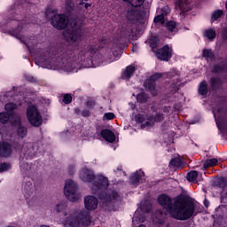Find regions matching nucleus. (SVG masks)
Instances as JSON below:
<instances>
[{
    "instance_id": "f257e3e1",
    "label": "nucleus",
    "mask_w": 227,
    "mask_h": 227,
    "mask_svg": "<svg viewBox=\"0 0 227 227\" xmlns=\"http://www.w3.org/2000/svg\"><path fill=\"white\" fill-rule=\"evenodd\" d=\"M158 202L176 221H189L198 215L196 204L184 196H176L173 199L168 194H160L158 197Z\"/></svg>"
},
{
    "instance_id": "f03ea898",
    "label": "nucleus",
    "mask_w": 227,
    "mask_h": 227,
    "mask_svg": "<svg viewBox=\"0 0 227 227\" xmlns=\"http://www.w3.org/2000/svg\"><path fill=\"white\" fill-rule=\"evenodd\" d=\"M67 204L60 203L57 204V212L62 213L60 215L59 223L66 227H77L80 226H90L91 224V216L90 213L86 210L74 211L73 213L66 212Z\"/></svg>"
},
{
    "instance_id": "7ed1b4c3",
    "label": "nucleus",
    "mask_w": 227,
    "mask_h": 227,
    "mask_svg": "<svg viewBox=\"0 0 227 227\" xmlns=\"http://www.w3.org/2000/svg\"><path fill=\"white\" fill-rule=\"evenodd\" d=\"M80 178L82 182H93L95 180L92 184V191L95 194H97V191L109 187V178L104 175H98L95 177L93 171L88 168H83L80 171Z\"/></svg>"
},
{
    "instance_id": "20e7f679",
    "label": "nucleus",
    "mask_w": 227,
    "mask_h": 227,
    "mask_svg": "<svg viewBox=\"0 0 227 227\" xmlns=\"http://www.w3.org/2000/svg\"><path fill=\"white\" fill-rule=\"evenodd\" d=\"M161 77H167V79H172L174 81V84H178V81H180V74L176 71H170L168 73H155L151 75L149 79L145 80L144 82V87L147 91H150L152 95H157V90H155V82L161 79Z\"/></svg>"
},
{
    "instance_id": "39448f33",
    "label": "nucleus",
    "mask_w": 227,
    "mask_h": 227,
    "mask_svg": "<svg viewBox=\"0 0 227 227\" xmlns=\"http://www.w3.org/2000/svg\"><path fill=\"white\" fill-rule=\"evenodd\" d=\"M45 15L46 18L50 19V22L55 29H65L68 26V16L66 14H58V9L47 10Z\"/></svg>"
},
{
    "instance_id": "423d86ee",
    "label": "nucleus",
    "mask_w": 227,
    "mask_h": 227,
    "mask_svg": "<svg viewBox=\"0 0 227 227\" xmlns=\"http://www.w3.org/2000/svg\"><path fill=\"white\" fill-rule=\"evenodd\" d=\"M79 189V186L77 185V183H75L72 179H67L65 183L64 187V194L66 198L72 201L73 203L75 201H79V193H77V190Z\"/></svg>"
},
{
    "instance_id": "0eeeda50",
    "label": "nucleus",
    "mask_w": 227,
    "mask_h": 227,
    "mask_svg": "<svg viewBox=\"0 0 227 227\" xmlns=\"http://www.w3.org/2000/svg\"><path fill=\"white\" fill-rule=\"evenodd\" d=\"M27 118L30 125H32L33 127H40V125H42V123L43 122V118L42 117V114H40L38 108L35 106H27Z\"/></svg>"
},
{
    "instance_id": "6e6552de",
    "label": "nucleus",
    "mask_w": 227,
    "mask_h": 227,
    "mask_svg": "<svg viewBox=\"0 0 227 227\" xmlns=\"http://www.w3.org/2000/svg\"><path fill=\"white\" fill-rule=\"evenodd\" d=\"M83 35L84 29L81 28L77 23H74V27L64 31V38H66L67 42H79Z\"/></svg>"
},
{
    "instance_id": "1a4fd4ad",
    "label": "nucleus",
    "mask_w": 227,
    "mask_h": 227,
    "mask_svg": "<svg viewBox=\"0 0 227 227\" xmlns=\"http://www.w3.org/2000/svg\"><path fill=\"white\" fill-rule=\"evenodd\" d=\"M16 37L26 45L28 51L35 49L38 43V41H36V36L31 35L30 37H27L26 36V33H24V31H20Z\"/></svg>"
},
{
    "instance_id": "9d476101",
    "label": "nucleus",
    "mask_w": 227,
    "mask_h": 227,
    "mask_svg": "<svg viewBox=\"0 0 227 227\" xmlns=\"http://www.w3.org/2000/svg\"><path fill=\"white\" fill-rule=\"evenodd\" d=\"M59 67L61 70H64V72H77L79 64L72 59H63L62 62H59Z\"/></svg>"
},
{
    "instance_id": "9b49d317",
    "label": "nucleus",
    "mask_w": 227,
    "mask_h": 227,
    "mask_svg": "<svg viewBox=\"0 0 227 227\" xmlns=\"http://www.w3.org/2000/svg\"><path fill=\"white\" fill-rule=\"evenodd\" d=\"M155 56L160 61H168L173 57V50L169 46L166 45L155 51Z\"/></svg>"
},
{
    "instance_id": "f8f14e48",
    "label": "nucleus",
    "mask_w": 227,
    "mask_h": 227,
    "mask_svg": "<svg viewBox=\"0 0 227 227\" xmlns=\"http://www.w3.org/2000/svg\"><path fill=\"white\" fill-rule=\"evenodd\" d=\"M97 54V48L95 46H87L84 50H82L79 53V61H86V59L91 60V58Z\"/></svg>"
},
{
    "instance_id": "ddd939ff",
    "label": "nucleus",
    "mask_w": 227,
    "mask_h": 227,
    "mask_svg": "<svg viewBox=\"0 0 227 227\" xmlns=\"http://www.w3.org/2000/svg\"><path fill=\"white\" fill-rule=\"evenodd\" d=\"M84 207L86 210H96L98 207V200L95 196L88 195L84 198Z\"/></svg>"
},
{
    "instance_id": "4468645a",
    "label": "nucleus",
    "mask_w": 227,
    "mask_h": 227,
    "mask_svg": "<svg viewBox=\"0 0 227 227\" xmlns=\"http://www.w3.org/2000/svg\"><path fill=\"white\" fill-rule=\"evenodd\" d=\"M131 185H137V184H145L146 182V177L145 176V172L142 170L137 171L129 178Z\"/></svg>"
},
{
    "instance_id": "2eb2a0df",
    "label": "nucleus",
    "mask_w": 227,
    "mask_h": 227,
    "mask_svg": "<svg viewBox=\"0 0 227 227\" xmlns=\"http://www.w3.org/2000/svg\"><path fill=\"white\" fill-rule=\"evenodd\" d=\"M12 152L10 143L0 141V157H10Z\"/></svg>"
},
{
    "instance_id": "dca6fc26",
    "label": "nucleus",
    "mask_w": 227,
    "mask_h": 227,
    "mask_svg": "<svg viewBox=\"0 0 227 227\" xmlns=\"http://www.w3.org/2000/svg\"><path fill=\"white\" fill-rule=\"evenodd\" d=\"M104 200L108 203H114V201H118V200H120V195L118 192L114 190H107L105 194Z\"/></svg>"
},
{
    "instance_id": "f3484780",
    "label": "nucleus",
    "mask_w": 227,
    "mask_h": 227,
    "mask_svg": "<svg viewBox=\"0 0 227 227\" xmlns=\"http://www.w3.org/2000/svg\"><path fill=\"white\" fill-rule=\"evenodd\" d=\"M101 136L108 143H114V141H116V136L109 129H103L101 131Z\"/></svg>"
},
{
    "instance_id": "a211bd4d",
    "label": "nucleus",
    "mask_w": 227,
    "mask_h": 227,
    "mask_svg": "<svg viewBox=\"0 0 227 227\" xmlns=\"http://www.w3.org/2000/svg\"><path fill=\"white\" fill-rule=\"evenodd\" d=\"M134 72H136V67L132 65L128 66L125 69V71L122 73V79H126V81H129L132 75H134Z\"/></svg>"
},
{
    "instance_id": "6ab92c4d",
    "label": "nucleus",
    "mask_w": 227,
    "mask_h": 227,
    "mask_svg": "<svg viewBox=\"0 0 227 227\" xmlns=\"http://www.w3.org/2000/svg\"><path fill=\"white\" fill-rule=\"evenodd\" d=\"M16 136H18V137H20L21 139L27 137V128H26V126H23L22 124H20L16 129Z\"/></svg>"
},
{
    "instance_id": "aec40b11",
    "label": "nucleus",
    "mask_w": 227,
    "mask_h": 227,
    "mask_svg": "<svg viewBox=\"0 0 227 227\" xmlns=\"http://www.w3.org/2000/svg\"><path fill=\"white\" fill-rule=\"evenodd\" d=\"M199 94L202 95V97L208 95V85L205 80L199 84Z\"/></svg>"
},
{
    "instance_id": "412c9836",
    "label": "nucleus",
    "mask_w": 227,
    "mask_h": 227,
    "mask_svg": "<svg viewBox=\"0 0 227 227\" xmlns=\"http://www.w3.org/2000/svg\"><path fill=\"white\" fill-rule=\"evenodd\" d=\"M137 121L142 123V127H153V121H152V119L149 121H145V115L143 114L137 115Z\"/></svg>"
},
{
    "instance_id": "4be33fe9",
    "label": "nucleus",
    "mask_w": 227,
    "mask_h": 227,
    "mask_svg": "<svg viewBox=\"0 0 227 227\" xmlns=\"http://www.w3.org/2000/svg\"><path fill=\"white\" fill-rule=\"evenodd\" d=\"M133 227H136V223H145V218L143 215H137V213H135L134 216H133ZM137 227H146V225L145 224H140Z\"/></svg>"
},
{
    "instance_id": "5701e85b",
    "label": "nucleus",
    "mask_w": 227,
    "mask_h": 227,
    "mask_svg": "<svg viewBox=\"0 0 227 227\" xmlns=\"http://www.w3.org/2000/svg\"><path fill=\"white\" fill-rule=\"evenodd\" d=\"M203 36H205V38H207V40H215V30L212 28L206 29L203 33Z\"/></svg>"
},
{
    "instance_id": "b1692460",
    "label": "nucleus",
    "mask_w": 227,
    "mask_h": 227,
    "mask_svg": "<svg viewBox=\"0 0 227 227\" xmlns=\"http://www.w3.org/2000/svg\"><path fill=\"white\" fill-rule=\"evenodd\" d=\"M187 0H177L176 2V8H179L182 12H187V4H188Z\"/></svg>"
},
{
    "instance_id": "393cba45",
    "label": "nucleus",
    "mask_w": 227,
    "mask_h": 227,
    "mask_svg": "<svg viewBox=\"0 0 227 227\" xmlns=\"http://www.w3.org/2000/svg\"><path fill=\"white\" fill-rule=\"evenodd\" d=\"M202 56L207 59V61H212V59H214V52L212 50L204 49L202 51Z\"/></svg>"
},
{
    "instance_id": "a878e982",
    "label": "nucleus",
    "mask_w": 227,
    "mask_h": 227,
    "mask_svg": "<svg viewBox=\"0 0 227 227\" xmlns=\"http://www.w3.org/2000/svg\"><path fill=\"white\" fill-rule=\"evenodd\" d=\"M215 74H223V72H227V65L225 64H217L214 67Z\"/></svg>"
},
{
    "instance_id": "bb28decb",
    "label": "nucleus",
    "mask_w": 227,
    "mask_h": 227,
    "mask_svg": "<svg viewBox=\"0 0 227 227\" xmlns=\"http://www.w3.org/2000/svg\"><path fill=\"white\" fill-rule=\"evenodd\" d=\"M217 159L215 158H212V159H207L205 160L204 164H203V168H205V169H207V168H212L213 166H217Z\"/></svg>"
},
{
    "instance_id": "cd10ccee",
    "label": "nucleus",
    "mask_w": 227,
    "mask_h": 227,
    "mask_svg": "<svg viewBox=\"0 0 227 227\" xmlns=\"http://www.w3.org/2000/svg\"><path fill=\"white\" fill-rule=\"evenodd\" d=\"M186 178H187L188 182L197 183L198 182V171H196V170L191 171L190 173L187 174Z\"/></svg>"
},
{
    "instance_id": "c85d7f7f",
    "label": "nucleus",
    "mask_w": 227,
    "mask_h": 227,
    "mask_svg": "<svg viewBox=\"0 0 227 227\" xmlns=\"http://www.w3.org/2000/svg\"><path fill=\"white\" fill-rule=\"evenodd\" d=\"M210 86L212 90H217L221 86V81L218 78H211Z\"/></svg>"
},
{
    "instance_id": "c756f323",
    "label": "nucleus",
    "mask_w": 227,
    "mask_h": 227,
    "mask_svg": "<svg viewBox=\"0 0 227 227\" xmlns=\"http://www.w3.org/2000/svg\"><path fill=\"white\" fill-rule=\"evenodd\" d=\"M9 121H10V114H8L7 112L0 113V123H3L4 125H5V123Z\"/></svg>"
},
{
    "instance_id": "7c9ffc66",
    "label": "nucleus",
    "mask_w": 227,
    "mask_h": 227,
    "mask_svg": "<svg viewBox=\"0 0 227 227\" xmlns=\"http://www.w3.org/2000/svg\"><path fill=\"white\" fill-rule=\"evenodd\" d=\"M167 28L170 31V33H176L178 28H176V22L175 21H168Z\"/></svg>"
},
{
    "instance_id": "2f4dec72",
    "label": "nucleus",
    "mask_w": 227,
    "mask_h": 227,
    "mask_svg": "<svg viewBox=\"0 0 227 227\" xmlns=\"http://www.w3.org/2000/svg\"><path fill=\"white\" fill-rule=\"evenodd\" d=\"M137 102H139L140 104H145V102L148 101V96H147L145 92L139 93V94L137 96Z\"/></svg>"
},
{
    "instance_id": "473e14b6",
    "label": "nucleus",
    "mask_w": 227,
    "mask_h": 227,
    "mask_svg": "<svg viewBox=\"0 0 227 227\" xmlns=\"http://www.w3.org/2000/svg\"><path fill=\"white\" fill-rule=\"evenodd\" d=\"M223 14L224 12H223V10H216L211 14V19L213 20H217V19H221Z\"/></svg>"
},
{
    "instance_id": "72a5a7b5",
    "label": "nucleus",
    "mask_w": 227,
    "mask_h": 227,
    "mask_svg": "<svg viewBox=\"0 0 227 227\" xmlns=\"http://www.w3.org/2000/svg\"><path fill=\"white\" fill-rule=\"evenodd\" d=\"M4 109H5V111H7V113H11V114H12V113H13V111L15 109H17V104H15V103H7L4 106Z\"/></svg>"
},
{
    "instance_id": "f704fd0d",
    "label": "nucleus",
    "mask_w": 227,
    "mask_h": 227,
    "mask_svg": "<svg viewBox=\"0 0 227 227\" xmlns=\"http://www.w3.org/2000/svg\"><path fill=\"white\" fill-rule=\"evenodd\" d=\"M218 187L222 189L223 192L226 191L227 189V179L224 177H222L218 181Z\"/></svg>"
},
{
    "instance_id": "c9c22d12",
    "label": "nucleus",
    "mask_w": 227,
    "mask_h": 227,
    "mask_svg": "<svg viewBox=\"0 0 227 227\" xmlns=\"http://www.w3.org/2000/svg\"><path fill=\"white\" fill-rule=\"evenodd\" d=\"M169 164L173 168H180L182 166V160L178 158H174L170 160Z\"/></svg>"
},
{
    "instance_id": "e433bc0d",
    "label": "nucleus",
    "mask_w": 227,
    "mask_h": 227,
    "mask_svg": "<svg viewBox=\"0 0 227 227\" xmlns=\"http://www.w3.org/2000/svg\"><path fill=\"white\" fill-rule=\"evenodd\" d=\"M12 169V165L10 163H0V173H4V171H10Z\"/></svg>"
},
{
    "instance_id": "4c0bfd02",
    "label": "nucleus",
    "mask_w": 227,
    "mask_h": 227,
    "mask_svg": "<svg viewBox=\"0 0 227 227\" xmlns=\"http://www.w3.org/2000/svg\"><path fill=\"white\" fill-rule=\"evenodd\" d=\"M145 0H129V4L134 8H139V6H143Z\"/></svg>"
},
{
    "instance_id": "58836bf2",
    "label": "nucleus",
    "mask_w": 227,
    "mask_h": 227,
    "mask_svg": "<svg viewBox=\"0 0 227 227\" xmlns=\"http://www.w3.org/2000/svg\"><path fill=\"white\" fill-rule=\"evenodd\" d=\"M153 20L156 24H158L159 22H160V24H164V22H165L164 13H161V14L156 16Z\"/></svg>"
},
{
    "instance_id": "ea45409f",
    "label": "nucleus",
    "mask_w": 227,
    "mask_h": 227,
    "mask_svg": "<svg viewBox=\"0 0 227 227\" xmlns=\"http://www.w3.org/2000/svg\"><path fill=\"white\" fill-rule=\"evenodd\" d=\"M62 101L64 102V104H72V95L65 94Z\"/></svg>"
},
{
    "instance_id": "a19ab883",
    "label": "nucleus",
    "mask_w": 227,
    "mask_h": 227,
    "mask_svg": "<svg viewBox=\"0 0 227 227\" xmlns=\"http://www.w3.org/2000/svg\"><path fill=\"white\" fill-rule=\"evenodd\" d=\"M153 120H154V121H162V120H164V114L160 112L154 117H153Z\"/></svg>"
},
{
    "instance_id": "79ce46f5",
    "label": "nucleus",
    "mask_w": 227,
    "mask_h": 227,
    "mask_svg": "<svg viewBox=\"0 0 227 227\" xmlns=\"http://www.w3.org/2000/svg\"><path fill=\"white\" fill-rule=\"evenodd\" d=\"M104 121L114 120V113H106L103 116Z\"/></svg>"
},
{
    "instance_id": "37998d69",
    "label": "nucleus",
    "mask_w": 227,
    "mask_h": 227,
    "mask_svg": "<svg viewBox=\"0 0 227 227\" xmlns=\"http://www.w3.org/2000/svg\"><path fill=\"white\" fill-rule=\"evenodd\" d=\"M66 8L67 12H72V10H74V3L70 0H67L66 2Z\"/></svg>"
},
{
    "instance_id": "c03bdc74",
    "label": "nucleus",
    "mask_w": 227,
    "mask_h": 227,
    "mask_svg": "<svg viewBox=\"0 0 227 227\" xmlns=\"http://www.w3.org/2000/svg\"><path fill=\"white\" fill-rule=\"evenodd\" d=\"M90 114H91V112H90V110L88 109H84L82 112V116H83L84 118H88L89 116H90Z\"/></svg>"
},
{
    "instance_id": "a18cd8bd",
    "label": "nucleus",
    "mask_w": 227,
    "mask_h": 227,
    "mask_svg": "<svg viewBox=\"0 0 227 227\" xmlns=\"http://www.w3.org/2000/svg\"><path fill=\"white\" fill-rule=\"evenodd\" d=\"M69 175H74L75 173V165H70L68 168Z\"/></svg>"
},
{
    "instance_id": "49530a36",
    "label": "nucleus",
    "mask_w": 227,
    "mask_h": 227,
    "mask_svg": "<svg viewBox=\"0 0 227 227\" xmlns=\"http://www.w3.org/2000/svg\"><path fill=\"white\" fill-rule=\"evenodd\" d=\"M222 38L223 40H227V27H223L222 32Z\"/></svg>"
},
{
    "instance_id": "de8ad7c7",
    "label": "nucleus",
    "mask_w": 227,
    "mask_h": 227,
    "mask_svg": "<svg viewBox=\"0 0 227 227\" xmlns=\"http://www.w3.org/2000/svg\"><path fill=\"white\" fill-rule=\"evenodd\" d=\"M169 109H170L169 106H164V107L161 109V113H164L165 114H169Z\"/></svg>"
},
{
    "instance_id": "09e8293b",
    "label": "nucleus",
    "mask_w": 227,
    "mask_h": 227,
    "mask_svg": "<svg viewBox=\"0 0 227 227\" xmlns=\"http://www.w3.org/2000/svg\"><path fill=\"white\" fill-rule=\"evenodd\" d=\"M114 47H116V44L114 43L109 44L110 52H114Z\"/></svg>"
},
{
    "instance_id": "8fccbe9b",
    "label": "nucleus",
    "mask_w": 227,
    "mask_h": 227,
    "mask_svg": "<svg viewBox=\"0 0 227 227\" xmlns=\"http://www.w3.org/2000/svg\"><path fill=\"white\" fill-rule=\"evenodd\" d=\"M221 108H219V109H215V108H214L213 109V114H214V116H215V114H219L220 113H221Z\"/></svg>"
},
{
    "instance_id": "3c124183",
    "label": "nucleus",
    "mask_w": 227,
    "mask_h": 227,
    "mask_svg": "<svg viewBox=\"0 0 227 227\" xmlns=\"http://www.w3.org/2000/svg\"><path fill=\"white\" fill-rule=\"evenodd\" d=\"M47 54H49V51L43 50V55H42V57L43 58V59H47Z\"/></svg>"
},
{
    "instance_id": "603ef678",
    "label": "nucleus",
    "mask_w": 227,
    "mask_h": 227,
    "mask_svg": "<svg viewBox=\"0 0 227 227\" xmlns=\"http://www.w3.org/2000/svg\"><path fill=\"white\" fill-rule=\"evenodd\" d=\"M204 205H205L206 207H209L210 201H208L207 199H205V200H204Z\"/></svg>"
},
{
    "instance_id": "864d4df0",
    "label": "nucleus",
    "mask_w": 227,
    "mask_h": 227,
    "mask_svg": "<svg viewBox=\"0 0 227 227\" xmlns=\"http://www.w3.org/2000/svg\"><path fill=\"white\" fill-rule=\"evenodd\" d=\"M74 113H75V114H81V109L74 108Z\"/></svg>"
},
{
    "instance_id": "5fc2aeb1",
    "label": "nucleus",
    "mask_w": 227,
    "mask_h": 227,
    "mask_svg": "<svg viewBox=\"0 0 227 227\" xmlns=\"http://www.w3.org/2000/svg\"><path fill=\"white\" fill-rule=\"evenodd\" d=\"M142 212H145V213L150 212V208L145 209V207H142Z\"/></svg>"
},
{
    "instance_id": "6e6d98bb",
    "label": "nucleus",
    "mask_w": 227,
    "mask_h": 227,
    "mask_svg": "<svg viewBox=\"0 0 227 227\" xmlns=\"http://www.w3.org/2000/svg\"><path fill=\"white\" fill-rule=\"evenodd\" d=\"M116 171H122L121 166H118L117 168H116Z\"/></svg>"
},
{
    "instance_id": "4d7b16f0",
    "label": "nucleus",
    "mask_w": 227,
    "mask_h": 227,
    "mask_svg": "<svg viewBox=\"0 0 227 227\" xmlns=\"http://www.w3.org/2000/svg\"><path fill=\"white\" fill-rule=\"evenodd\" d=\"M171 12V10H169L168 7H167V12H165V15H168V13H169Z\"/></svg>"
},
{
    "instance_id": "13d9d810",
    "label": "nucleus",
    "mask_w": 227,
    "mask_h": 227,
    "mask_svg": "<svg viewBox=\"0 0 227 227\" xmlns=\"http://www.w3.org/2000/svg\"><path fill=\"white\" fill-rule=\"evenodd\" d=\"M88 6H91L90 4H85V8H88Z\"/></svg>"
},
{
    "instance_id": "bf43d9fd",
    "label": "nucleus",
    "mask_w": 227,
    "mask_h": 227,
    "mask_svg": "<svg viewBox=\"0 0 227 227\" xmlns=\"http://www.w3.org/2000/svg\"><path fill=\"white\" fill-rule=\"evenodd\" d=\"M87 107H92V106H90V101L87 102Z\"/></svg>"
},
{
    "instance_id": "052dcab7",
    "label": "nucleus",
    "mask_w": 227,
    "mask_h": 227,
    "mask_svg": "<svg viewBox=\"0 0 227 227\" xmlns=\"http://www.w3.org/2000/svg\"><path fill=\"white\" fill-rule=\"evenodd\" d=\"M123 1H125L126 3H130V0H123Z\"/></svg>"
},
{
    "instance_id": "680f3d73",
    "label": "nucleus",
    "mask_w": 227,
    "mask_h": 227,
    "mask_svg": "<svg viewBox=\"0 0 227 227\" xmlns=\"http://www.w3.org/2000/svg\"><path fill=\"white\" fill-rule=\"evenodd\" d=\"M46 68H52V67L51 66H48V67H46Z\"/></svg>"
},
{
    "instance_id": "e2e57ef3",
    "label": "nucleus",
    "mask_w": 227,
    "mask_h": 227,
    "mask_svg": "<svg viewBox=\"0 0 227 227\" xmlns=\"http://www.w3.org/2000/svg\"><path fill=\"white\" fill-rule=\"evenodd\" d=\"M108 61H109V63H111V61H113V59H110Z\"/></svg>"
}]
</instances>
